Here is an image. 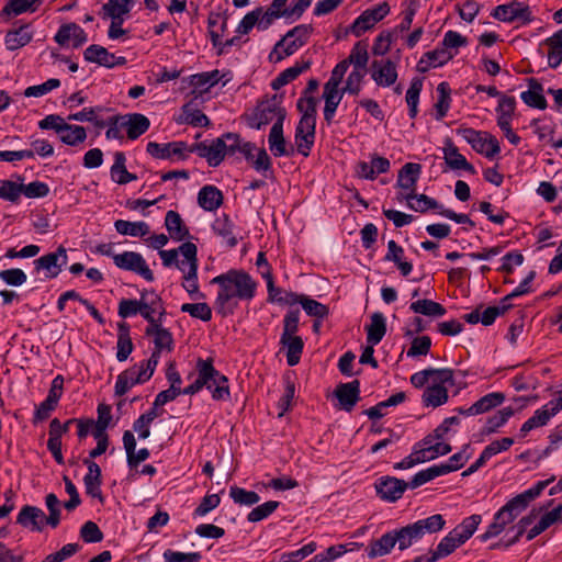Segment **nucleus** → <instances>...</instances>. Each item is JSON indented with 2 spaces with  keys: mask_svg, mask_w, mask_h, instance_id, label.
I'll return each mask as SVG.
<instances>
[{
  "mask_svg": "<svg viewBox=\"0 0 562 562\" xmlns=\"http://www.w3.org/2000/svg\"><path fill=\"white\" fill-rule=\"evenodd\" d=\"M140 316L147 321L148 326L164 322L167 314L162 299L155 290L144 289L139 292Z\"/></svg>",
  "mask_w": 562,
  "mask_h": 562,
  "instance_id": "obj_8",
  "label": "nucleus"
},
{
  "mask_svg": "<svg viewBox=\"0 0 562 562\" xmlns=\"http://www.w3.org/2000/svg\"><path fill=\"white\" fill-rule=\"evenodd\" d=\"M189 148L184 142H171L167 144H158L149 142L147 144V153L158 159H184L189 154Z\"/></svg>",
  "mask_w": 562,
  "mask_h": 562,
  "instance_id": "obj_15",
  "label": "nucleus"
},
{
  "mask_svg": "<svg viewBox=\"0 0 562 562\" xmlns=\"http://www.w3.org/2000/svg\"><path fill=\"white\" fill-rule=\"evenodd\" d=\"M132 0H109L102 5L100 14L103 19L124 21V15L131 11Z\"/></svg>",
  "mask_w": 562,
  "mask_h": 562,
  "instance_id": "obj_37",
  "label": "nucleus"
},
{
  "mask_svg": "<svg viewBox=\"0 0 562 562\" xmlns=\"http://www.w3.org/2000/svg\"><path fill=\"white\" fill-rule=\"evenodd\" d=\"M345 92L339 91V86L325 83L323 98L325 100L324 119L329 123L335 115L337 106Z\"/></svg>",
  "mask_w": 562,
  "mask_h": 562,
  "instance_id": "obj_32",
  "label": "nucleus"
},
{
  "mask_svg": "<svg viewBox=\"0 0 562 562\" xmlns=\"http://www.w3.org/2000/svg\"><path fill=\"white\" fill-rule=\"evenodd\" d=\"M369 59L367 45L362 42H358L352 47L350 55L348 58L344 59L347 61V65L350 66L353 65V69H361L362 71H366L367 63Z\"/></svg>",
  "mask_w": 562,
  "mask_h": 562,
  "instance_id": "obj_60",
  "label": "nucleus"
},
{
  "mask_svg": "<svg viewBox=\"0 0 562 562\" xmlns=\"http://www.w3.org/2000/svg\"><path fill=\"white\" fill-rule=\"evenodd\" d=\"M395 547L393 531L382 535L379 539L372 540L367 549L368 557L374 559L389 554Z\"/></svg>",
  "mask_w": 562,
  "mask_h": 562,
  "instance_id": "obj_40",
  "label": "nucleus"
},
{
  "mask_svg": "<svg viewBox=\"0 0 562 562\" xmlns=\"http://www.w3.org/2000/svg\"><path fill=\"white\" fill-rule=\"evenodd\" d=\"M60 46H67L72 41V47L78 48L87 42V34L82 27L76 23L63 24L54 37Z\"/></svg>",
  "mask_w": 562,
  "mask_h": 562,
  "instance_id": "obj_22",
  "label": "nucleus"
},
{
  "mask_svg": "<svg viewBox=\"0 0 562 562\" xmlns=\"http://www.w3.org/2000/svg\"><path fill=\"white\" fill-rule=\"evenodd\" d=\"M180 311L202 322H210L212 319V308L205 302L184 303L181 305Z\"/></svg>",
  "mask_w": 562,
  "mask_h": 562,
  "instance_id": "obj_59",
  "label": "nucleus"
},
{
  "mask_svg": "<svg viewBox=\"0 0 562 562\" xmlns=\"http://www.w3.org/2000/svg\"><path fill=\"white\" fill-rule=\"evenodd\" d=\"M281 103V97L277 94L262 101L254 113V122L250 123V126L260 130L274 120L276 122L273 124H283L286 111Z\"/></svg>",
  "mask_w": 562,
  "mask_h": 562,
  "instance_id": "obj_6",
  "label": "nucleus"
},
{
  "mask_svg": "<svg viewBox=\"0 0 562 562\" xmlns=\"http://www.w3.org/2000/svg\"><path fill=\"white\" fill-rule=\"evenodd\" d=\"M404 249L395 240L391 239L387 243V252L384 256V261L394 262L403 277H407L413 271L412 262L405 261Z\"/></svg>",
  "mask_w": 562,
  "mask_h": 562,
  "instance_id": "obj_31",
  "label": "nucleus"
},
{
  "mask_svg": "<svg viewBox=\"0 0 562 562\" xmlns=\"http://www.w3.org/2000/svg\"><path fill=\"white\" fill-rule=\"evenodd\" d=\"M237 146V134L226 133L212 140H204L192 145L189 148V153H196L199 157L206 160L209 166L217 167L226 156H234V149Z\"/></svg>",
  "mask_w": 562,
  "mask_h": 562,
  "instance_id": "obj_4",
  "label": "nucleus"
},
{
  "mask_svg": "<svg viewBox=\"0 0 562 562\" xmlns=\"http://www.w3.org/2000/svg\"><path fill=\"white\" fill-rule=\"evenodd\" d=\"M164 322H158L145 328L147 337H154V350L162 352L164 350L172 351L175 340L171 331L162 326Z\"/></svg>",
  "mask_w": 562,
  "mask_h": 562,
  "instance_id": "obj_23",
  "label": "nucleus"
},
{
  "mask_svg": "<svg viewBox=\"0 0 562 562\" xmlns=\"http://www.w3.org/2000/svg\"><path fill=\"white\" fill-rule=\"evenodd\" d=\"M371 77L380 87H390L397 79L396 65L391 59L373 60L371 65Z\"/></svg>",
  "mask_w": 562,
  "mask_h": 562,
  "instance_id": "obj_18",
  "label": "nucleus"
},
{
  "mask_svg": "<svg viewBox=\"0 0 562 562\" xmlns=\"http://www.w3.org/2000/svg\"><path fill=\"white\" fill-rule=\"evenodd\" d=\"M213 233L225 240L227 247L234 248L238 244L235 235V224L226 213L217 216L211 225Z\"/></svg>",
  "mask_w": 562,
  "mask_h": 562,
  "instance_id": "obj_24",
  "label": "nucleus"
},
{
  "mask_svg": "<svg viewBox=\"0 0 562 562\" xmlns=\"http://www.w3.org/2000/svg\"><path fill=\"white\" fill-rule=\"evenodd\" d=\"M376 495L385 502L398 501L407 490L406 481L395 476H381L374 482Z\"/></svg>",
  "mask_w": 562,
  "mask_h": 562,
  "instance_id": "obj_11",
  "label": "nucleus"
},
{
  "mask_svg": "<svg viewBox=\"0 0 562 562\" xmlns=\"http://www.w3.org/2000/svg\"><path fill=\"white\" fill-rule=\"evenodd\" d=\"M390 12V5L383 2L374 8L364 10L351 24L350 31L356 36H361L366 31L373 27L378 22L384 19Z\"/></svg>",
  "mask_w": 562,
  "mask_h": 562,
  "instance_id": "obj_10",
  "label": "nucleus"
},
{
  "mask_svg": "<svg viewBox=\"0 0 562 562\" xmlns=\"http://www.w3.org/2000/svg\"><path fill=\"white\" fill-rule=\"evenodd\" d=\"M83 464L88 468V473L83 477L86 493L93 498H98L102 503L103 494L101 491V468L99 467L98 463L90 459H85Z\"/></svg>",
  "mask_w": 562,
  "mask_h": 562,
  "instance_id": "obj_21",
  "label": "nucleus"
},
{
  "mask_svg": "<svg viewBox=\"0 0 562 562\" xmlns=\"http://www.w3.org/2000/svg\"><path fill=\"white\" fill-rule=\"evenodd\" d=\"M198 202L203 210L209 212L215 211L223 203V194L217 188L205 186L198 194Z\"/></svg>",
  "mask_w": 562,
  "mask_h": 562,
  "instance_id": "obj_35",
  "label": "nucleus"
},
{
  "mask_svg": "<svg viewBox=\"0 0 562 562\" xmlns=\"http://www.w3.org/2000/svg\"><path fill=\"white\" fill-rule=\"evenodd\" d=\"M453 370L449 368H427L411 375V384L416 389H423L429 381L449 382L454 385Z\"/></svg>",
  "mask_w": 562,
  "mask_h": 562,
  "instance_id": "obj_14",
  "label": "nucleus"
},
{
  "mask_svg": "<svg viewBox=\"0 0 562 562\" xmlns=\"http://www.w3.org/2000/svg\"><path fill=\"white\" fill-rule=\"evenodd\" d=\"M443 470V468H438L437 464H434L428 469L417 472L409 482H406L407 488L415 490L431 480L441 476Z\"/></svg>",
  "mask_w": 562,
  "mask_h": 562,
  "instance_id": "obj_57",
  "label": "nucleus"
},
{
  "mask_svg": "<svg viewBox=\"0 0 562 562\" xmlns=\"http://www.w3.org/2000/svg\"><path fill=\"white\" fill-rule=\"evenodd\" d=\"M116 232L121 235H130L133 237H144L149 233V225L145 222H130L117 220L114 223Z\"/></svg>",
  "mask_w": 562,
  "mask_h": 562,
  "instance_id": "obj_47",
  "label": "nucleus"
},
{
  "mask_svg": "<svg viewBox=\"0 0 562 562\" xmlns=\"http://www.w3.org/2000/svg\"><path fill=\"white\" fill-rule=\"evenodd\" d=\"M181 255L188 260L189 269L183 274L182 288L187 291L190 299L193 301L204 300L205 294L200 291L198 282V247L191 241L180 245Z\"/></svg>",
  "mask_w": 562,
  "mask_h": 562,
  "instance_id": "obj_5",
  "label": "nucleus"
},
{
  "mask_svg": "<svg viewBox=\"0 0 562 562\" xmlns=\"http://www.w3.org/2000/svg\"><path fill=\"white\" fill-rule=\"evenodd\" d=\"M85 59L108 68L114 67V54L100 45H90L83 53Z\"/></svg>",
  "mask_w": 562,
  "mask_h": 562,
  "instance_id": "obj_42",
  "label": "nucleus"
},
{
  "mask_svg": "<svg viewBox=\"0 0 562 562\" xmlns=\"http://www.w3.org/2000/svg\"><path fill=\"white\" fill-rule=\"evenodd\" d=\"M267 302L278 305H288L293 306L299 304L301 301L302 293H296L292 291H285L280 286L274 284V281L269 280V284H267Z\"/></svg>",
  "mask_w": 562,
  "mask_h": 562,
  "instance_id": "obj_27",
  "label": "nucleus"
},
{
  "mask_svg": "<svg viewBox=\"0 0 562 562\" xmlns=\"http://www.w3.org/2000/svg\"><path fill=\"white\" fill-rule=\"evenodd\" d=\"M116 349V359L120 362L125 361L134 350V345L131 338V326L126 322L117 324Z\"/></svg>",
  "mask_w": 562,
  "mask_h": 562,
  "instance_id": "obj_29",
  "label": "nucleus"
},
{
  "mask_svg": "<svg viewBox=\"0 0 562 562\" xmlns=\"http://www.w3.org/2000/svg\"><path fill=\"white\" fill-rule=\"evenodd\" d=\"M300 315L299 308L289 310L282 321V334L281 337H297L300 327Z\"/></svg>",
  "mask_w": 562,
  "mask_h": 562,
  "instance_id": "obj_62",
  "label": "nucleus"
},
{
  "mask_svg": "<svg viewBox=\"0 0 562 562\" xmlns=\"http://www.w3.org/2000/svg\"><path fill=\"white\" fill-rule=\"evenodd\" d=\"M198 376L193 383L183 389L184 395H194L206 387L214 401H229V381L214 367L213 358H198L195 363Z\"/></svg>",
  "mask_w": 562,
  "mask_h": 562,
  "instance_id": "obj_3",
  "label": "nucleus"
},
{
  "mask_svg": "<svg viewBox=\"0 0 562 562\" xmlns=\"http://www.w3.org/2000/svg\"><path fill=\"white\" fill-rule=\"evenodd\" d=\"M299 304L302 306V308L305 311V313L314 318L324 319L329 315V308L327 305L305 295L302 294L301 301Z\"/></svg>",
  "mask_w": 562,
  "mask_h": 562,
  "instance_id": "obj_55",
  "label": "nucleus"
},
{
  "mask_svg": "<svg viewBox=\"0 0 562 562\" xmlns=\"http://www.w3.org/2000/svg\"><path fill=\"white\" fill-rule=\"evenodd\" d=\"M46 515L36 506L24 505L18 516L16 524L33 532H42L44 530Z\"/></svg>",
  "mask_w": 562,
  "mask_h": 562,
  "instance_id": "obj_17",
  "label": "nucleus"
},
{
  "mask_svg": "<svg viewBox=\"0 0 562 562\" xmlns=\"http://www.w3.org/2000/svg\"><path fill=\"white\" fill-rule=\"evenodd\" d=\"M393 533L395 544L398 543V549L401 551L406 550L414 542L422 539L413 524L402 527L400 529H395L393 530Z\"/></svg>",
  "mask_w": 562,
  "mask_h": 562,
  "instance_id": "obj_54",
  "label": "nucleus"
},
{
  "mask_svg": "<svg viewBox=\"0 0 562 562\" xmlns=\"http://www.w3.org/2000/svg\"><path fill=\"white\" fill-rule=\"evenodd\" d=\"M229 497L234 501L235 504L245 506H252L260 501L258 493L254 491H247L237 485L229 487Z\"/></svg>",
  "mask_w": 562,
  "mask_h": 562,
  "instance_id": "obj_61",
  "label": "nucleus"
},
{
  "mask_svg": "<svg viewBox=\"0 0 562 562\" xmlns=\"http://www.w3.org/2000/svg\"><path fill=\"white\" fill-rule=\"evenodd\" d=\"M514 414L515 411L510 406L497 411L494 415L487 417L484 426L481 429V435L490 436L497 432L498 429L503 427Z\"/></svg>",
  "mask_w": 562,
  "mask_h": 562,
  "instance_id": "obj_34",
  "label": "nucleus"
},
{
  "mask_svg": "<svg viewBox=\"0 0 562 562\" xmlns=\"http://www.w3.org/2000/svg\"><path fill=\"white\" fill-rule=\"evenodd\" d=\"M316 117L302 115L295 130V144L297 151L308 156L315 139Z\"/></svg>",
  "mask_w": 562,
  "mask_h": 562,
  "instance_id": "obj_12",
  "label": "nucleus"
},
{
  "mask_svg": "<svg viewBox=\"0 0 562 562\" xmlns=\"http://www.w3.org/2000/svg\"><path fill=\"white\" fill-rule=\"evenodd\" d=\"M371 323L366 327L367 344L378 345L386 333V322L382 313L375 312L371 315Z\"/></svg>",
  "mask_w": 562,
  "mask_h": 562,
  "instance_id": "obj_36",
  "label": "nucleus"
},
{
  "mask_svg": "<svg viewBox=\"0 0 562 562\" xmlns=\"http://www.w3.org/2000/svg\"><path fill=\"white\" fill-rule=\"evenodd\" d=\"M431 457H429L426 447H422L420 443H415L413 447V451L409 456L405 457L403 460L394 464L395 470H407L419 463L430 461Z\"/></svg>",
  "mask_w": 562,
  "mask_h": 562,
  "instance_id": "obj_45",
  "label": "nucleus"
},
{
  "mask_svg": "<svg viewBox=\"0 0 562 562\" xmlns=\"http://www.w3.org/2000/svg\"><path fill=\"white\" fill-rule=\"evenodd\" d=\"M269 148L271 153L279 156H288L293 153V148L288 149L286 143L283 136V124H273L269 134Z\"/></svg>",
  "mask_w": 562,
  "mask_h": 562,
  "instance_id": "obj_38",
  "label": "nucleus"
},
{
  "mask_svg": "<svg viewBox=\"0 0 562 562\" xmlns=\"http://www.w3.org/2000/svg\"><path fill=\"white\" fill-rule=\"evenodd\" d=\"M280 345L285 350L288 366L294 367L299 364L304 350L302 337H280Z\"/></svg>",
  "mask_w": 562,
  "mask_h": 562,
  "instance_id": "obj_30",
  "label": "nucleus"
},
{
  "mask_svg": "<svg viewBox=\"0 0 562 562\" xmlns=\"http://www.w3.org/2000/svg\"><path fill=\"white\" fill-rule=\"evenodd\" d=\"M33 38V33L29 31V25H22L19 29L10 30L5 34L4 43L9 50L19 49L27 45Z\"/></svg>",
  "mask_w": 562,
  "mask_h": 562,
  "instance_id": "obj_41",
  "label": "nucleus"
},
{
  "mask_svg": "<svg viewBox=\"0 0 562 562\" xmlns=\"http://www.w3.org/2000/svg\"><path fill=\"white\" fill-rule=\"evenodd\" d=\"M551 417H553V415H551V412L547 405L538 408L533 415L521 425L519 430L520 437L524 438L532 429L547 425Z\"/></svg>",
  "mask_w": 562,
  "mask_h": 562,
  "instance_id": "obj_44",
  "label": "nucleus"
},
{
  "mask_svg": "<svg viewBox=\"0 0 562 562\" xmlns=\"http://www.w3.org/2000/svg\"><path fill=\"white\" fill-rule=\"evenodd\" d=\"M506 396L502 392H492L482 397H480L476 402H474L475 412L477 415L491 412L495 407L501 406Z\"/></svg>",
  "mask_w": 562,
  "mask_h": 562,
  "instance_id": "obj_53",
  "label": "nucleus"
},
{
  "mask_svg": "<svg viewBox=\"0 0 562 562\" xmlns=\"http://www.w3.org/2000/svg\"><path fill=\"white\" fill-rule=\"evenodd\" d=\"M538 515V512L533 508L528 515L522 516L509 530L515 531V535L506 540L505 549L510 548L512 546L516 544L520 538L527 533V528L530 526L536 517Z\"/></svg>",
  "mask_w": 562,
  "mask_h": 562,
  "instance_id": "obj_52",
  "label": "nucleus"
},
{
  "mask_svg": "<svg viewBox=\"0 0 562 562\" xmlns=\"http://www.w3.org/2000/svg\"><path fill=\"white\" fill-rule=\"evenodd\" d=\"M482 521V516L473 514L465 517L457 527L452 529L453 535L458 537L463 543H465L475 532L479 525Z\"/></svg>",
  "mask_w": 562,
  "mask_h": 562,
  "instance_id": "obj_46",
  "label": "nucleus"
},
{
  "mask_svg": "<svg viewBox=\"0 0 562 562\" xmlns=\"http://www.w3.org/2000/svg\"><path fill=\"white\" fill-rule=\"evenodd\" d=\"M409 308L425 316L440 317L446 314V308L440 303L427 299L413 302Z\"/></svg>",
  "mask_w": 562,
  "mask_h": 562,
  "instance_id": "obj_49",
  "label": "nucleus"
},
{
  "mask_svg": "<svg viewBox=\"0 0 562 562\" xmlns=\"http://www.w3.org/2000/svg\"><path fill=\"white\" fill-rule=\"evenodd\" d=\"M113 262L117 268L135 272L148 282H153L155 280L153 271L149 269L144 257L138 252L124 251L122 254L113 255Z\"/></svg>",
  "mask_w": 562,
  "mask_h": 562,
  "instance_id": "obj_9",
  "label": "nucleus"
},
{
  "mask_svg": "<svg viewBox=\"0 0 562 562\" xmlns=\"http://www.w3.org/2000/svg\"><path fill=\"white\" fill-rule=\"evenodd\" d=\"M210 283L218 286L214 307L222 317L234 315L240 301L250 302L258 288V282L244 269H229Z\"/></svg>",
  "mask_w": 562,
  "mask_h": 562,
  "instance_id": "obj_1",
  "label": "nucleus"
},
{
  "mask_svg": "<svg viewBox=\"0 0 562 562\" xmlns=\"http://www.w3.org/2000/svg\"><path fill=\"white\" fill-rule=\"evenodd\" d=\"M302 46H304V44L299 42L296 38L286 40L283 47H278L277 43L269 55V60L279 63L285 57L293 55Z\"/></svg>",
  "mask_w": 562,
  "mask_h": 562,
  "instance_id": "obj_63",
  "label": "nucleus"
},
{
  "mask_svg": "<svg viewBox=\"0 0 562 562\" xmlns=\"http://www.w3.org/2000/svg\"><path fill=\"white\" fill-rule=\"evenodd\" d=\"M67 262V250L60 245L56 251L43 255L33 261L34 273L43 272L45 280H52L59 276Z\"/></svg>",
  "mask_w": 562,
  "mask_h": 562,
  "instance_id": "obj_7",
  "label": "nucleus"
},
{
  "mask_svg": "<svg viewBox=\"0 0 562 562\" xmlns=\"http://www.w3.org/2000/svg\"><path fill=\"white\" fill-rule=\"evenodd\" d=\"M465 139L472 145V147L486 157H493L499 153L498 140L488 133H482L472 128L463 131Z\"/></svg>",
  "mask_w": 562,
  "mask_h": 562,
  "instance_id": "obj_13",
  "label": "nucleus"
},
{
  "mask_svg": "<svg viewBox=\"0 0 562 562\" xmlns=\"http://www.w3.org/2000/svg\"><path fill=\"white\" fill-rule=\"evenodd\" d=\"M334 394L340 404V408L351 412L360 400V381L353 380L348 383H340Z\"/></svg>",
  "mask_w": 562,
  "mask_h": 562,
  "instance_id": "obj_20",
  "label": "nucleus"
},
{
  "mask_svg": "<svg viewBox=\"0 0 562 562\" xmlns=\"http://www.w3.org/2000/svg\"><path fill=\"white\" fill-rule=\"evenodd\" d=\"M148 379L145 376L137 364L122 371L117 378L114 385V393L116 396H123L126 394L134 385L143 384L147 382Z\"/></svg>",
  "mask_w": 562,
  "mask_h": 562,
  "instance_id": "obj_19",
  "label": "nucleus"
},
{
  "mask_svg": "<svg viewBox=\"0 0 562 562\" xmlns=\"http://www.w3.org/2000/svg\"><path fill=\"white\" fill-rule=\"evenodd\" d=\"M390 169V161L384 157H372L370 162L361 161L358 164V176H373L374 173H385Z\"/></svg>",
  "mask_w": 562,
  "mask_h": 562,
  "instance_id": "obj_51",
  "label": "nucleus"
},
{
  "mask_svg": "<svg viewBox=\"0 0 562 562\" xmlns=\"http://www.w3.org/2000/svg\"><path fill=\"white\" fill-rule=\"evenodd\" d=\"M445 524L446 521L443 516L440 514H435L427 518L419 519L413 525L420 538H423L426 533H435L440 531L445 527Z\"/></svg>",
  "mask_w": 562,
  "mask_h": 562,
  "instance_id": "obj_48",
  "label": "nucleus"
},
{
  "mask_svg": "<svg viewBox=\"0 0 562 562\" xmlns=\"http://www.w3.org/2000/svg\"><path fill=\"white\" fill-rule=\"evenodd\" d=\"M408 206L416 212L425 213L429 210H432L437 214H439V211L446 209L437 200L426 194H416V198L412 199V201L408 203Z\"/></svg>",
  "mask_w": 562,
  "mask_h": 562,
  "instance_id": "obj_56",
  "label": "nucleus"
},
{
  "mask_svg": "<svg viewBox=\"0 0 562 562\" xmlns=\"http://www.w3.org/2000/svg\"><path fill=\"white\" fill-rule=\"evenodd\" d=\"M42 0H9L1 11L2 18L16 16L36 11Z\"/></svg>",
  "mask_w": 562,
  "mask_h": 562,
  "instance_id": "obj_43",
  "label": "nucleus"
},
{
  "mask_svg": "<svg viewBox=\"0 0 562 562\" xmlns=\"http://www.w3.org/2000/svg\"><path fill=\"white\" fill-rule=\"evenodd\" d=\"M59 138L69 146H77L86 140L87 132L83 126L65 123L63 132H59Z\"/></svg>",
  "mask_w": 562,
  "mask_h": 562,
  "instance_id": "obj_50",
  "label": "nucleus"
},
{
  "mask_svg": "<svg viewBox=\"0 0 562 562\" xmlns=\"http://www.w3.org/2000/svg\"><path fill=\"white\" fill-rule=\"evenodd\" d=\"M463 542L458 539L457 536L453 535L451 530L447 536H445L440 542L438 543L436 550H434V559H442L450 555L454 552L456 549L461 547Z\"/></svg>",
  "mask_w": 562,
  "mask_h": 562,
  "instance_id": "obj_58",
  "label": "nucleus"
},
{
  "mask_svg": "<svg viewBox=\"0 0 562 562\" xmlns=\"http://www.w3.org/2000/svg\"><path fill=\"white\" fill-rule=\"evenodd\" d=\"M405 400H406L405 392L401 391V392L394 393L389 398H386L382 402H379L376 405L366 409L364 414L371 420L380 419L383 416H385V414H386L385 412H383L384 409H386L389 407L397 406V405L404 403Z\"/></svg>",
  "mask_w": 562,
  "mask_h": 562,
  "instance_id": "obj_39",
  "label": "nucleus"
},
{
  "mask_svg": "<svg viewBox=\"0 0 562 562\" xmlns=\"http://www.w3.org/2000/svg\"><path fill=\"white\" fill-rule=\"evenodd\" d=\"M528 83L529 90L521 93V100L531 108L544 110L547 108V100L542 94V85L535 78L528 79Z\"/></svg>",
  "mask_w": 562,
  "mask_h": 562,
  "instance_id": "obj_33",
  "label": "nucleus"
},
{
  "mask_svg": "<svg viewBox=\"0 0 562 562\" xmlns=\"http://www.w3.org/2000/svg\"><path fill=\"white\" fill-rule=\"evenodd\" d=\"M446 384L449 382H438L434 380L431 385L424 390L422 403L425 407H439L448 402L449 394Z\"/></svg>",
  "mask_w": 562,
  "mask_h": 562,
  "instance_id": "obj_25",
  "label": "nucleus"
},
{
  "mask_svg": "<svg viewBox=\"0 0 562 562\" xmlns=\"http://www.w3.org/2000/svg\"><path fill=\"white\" fill-rule=\"evenodd\" d=\"M121 126L126 128L127 137L136 139L143 135L150 126V121L147 116L140 113H132L121 115Z\"/></svg>",
  "mask_w": 562,
  "mask_h": 562,
  "instance_id": "obj_26",
  "label": "nucleus"
},
{
  "mask_svg": "<svg viewBox=\"0 0 562 562\" xmlns=\"http://www.w3.org/2000/svg\"><path fill=\"white\" fill-rule=\"evenodd\" d=\"M279 506L280 502L278 501H268L261 505H258L248 513L247 520L249 522L261 521L272 515L279 508Z\"/></svg>",
  "mask_w": 562,
  "mask_h": 562,
  "instance_id": "obj_64",
  "label": "nucleus"
},
{
  "mask_svg": "<svg viewBox=\"0 0 562 562\" xmlns=\"http://www.w3.org/2000/svg\"><path fill=\"white\" fill-rule=\"evenodd\" d=\"M165 226L171 239L182 241L190 237L189 228L184 225L180 214L169 210L165 216Z\"/></svg>",
  "mask_w": 562,
  "mask_h": 562,
  "instance_id": "obj_28",
  "label": "nucleus"
},
{
  "mask_svg": "<svg viewBox=\"0 0 562 562\" xmlns=\"http://www.w3.org/2000/svg\"><path fill=\"white\" fill-rule=\"evenodd\" d=\"M492 16L503 22H513L516 19H520L524 22H530L531 11L528 5H525L521 2L513 1L507 4L497 5L493 10Z\"/></svg>",
  "mask_w": 562,
  "mask_h": 562,
  "instance_id": "obj_16",
  "label": "nucleus"
},
{
  "mask_svg": "<svg viewBox=\"0 0 562 562\" xmlns=\"http://www.w3.org/2000/svg\"><path fill=\"white\" fill-rule=\"evenodd\" d=\"M555 480V476L538 481L530 488L510 498L502 506L493 517V521L487 526L486 530L479 537L482 542L499 536L506 527L512 524L529 504L539 497L544 488Z\"/></svg>",
  "mask_w": 562,
  "mask_h": 562,
  "instance_id": "obj_2",
  "label": "nucleus"
}]
</instances>
